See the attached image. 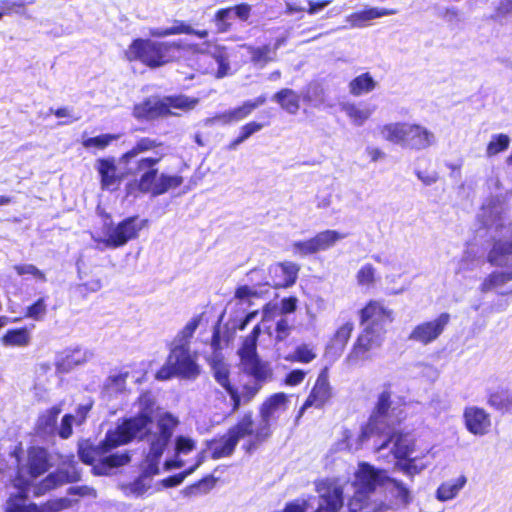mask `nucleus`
<instances>
[{
  "instance_id": "obj_55",
  "label": "nucleus",
  "mask_w": 512,
  "mask_h": 512,
  "mask_svg": "<svg viewBox=\"0 0 512 512\" xmlns=\"http://www.w3.org/2000/svg\"><path fill=\"white\" fill-rule=\"evenodd\" d=\"M261 294L248 285H240L235 289L234 297L240 301H248L251 304L250 299L259 298Z\"/></svg>"
},
{
  "instance_id": "obj_1",
  "label": "nucleus",
  "mask_w": 512,
  "mask_h": 512,
  "mask_svg": "<svg viewBox=\"0 0 512 512\" xmlns=\"http://www.w3.org/2000/svg\"><path fill=\"white\" fill-rule=\"evenodd\" d=\"M260 334L261 326L257 324L243 339L238 350L242 370L236 376L231 378L229 369L223 364H217L213 368L215 381L229 395L230 414L251 403L263 386L273 379L270 363L262 360L257 352Z\"/></svg>"
},
{
  "instance_id": "obj_60",
  "label": "nucleus",
  "mask_w": 512,
  "mask_h": 512,
  "mask_svg": "<svg viewBox=\"0 0 512 512\" xmlns=\"http://www.w3.org/2000/svg\"><path fill=\"white\" fill-rule=\"evenodd\" d=\"M195 448V443L192 439L184 436H178L176 439V451L178 453L187 454Z\"/></svg>"
},
{
  "instance_id": "obj_28",
  "label": "nucleus",
  "mask_w": 512,
  "mask_h": 512,
  "mask_svg": "<svg viewBox=\"0 0 512 512\" xmlns=\"http://www.w3.org/2000/svg\"><path fill=\"white\" fill-rule=\"evenodd\" d=\"M180 34L195 35L200 39L208 37L207 30H195L190 24L182 20H173V25L171 27L151 28L149 30V35L153 38H164Z\"/></svg>"
},
{
  "instance_id": "obj_23",
  "label": "nucleus",
  "mask_w": 512,
  "mask_h": 512,
  "mask_svg": "<svg viewBox=\"0 0 512 512\" xmlns=\"http://www.w3.org/2000/svg\"><path fill=\"white\" fill-rule=\"evenodd\" d=\"M463 419L466 429L473 435L483 436L491 428V416L481 407H466L463 411Z\"/></svg>"
},
{
  "instance_id": "obj_54",
  "label": "nucleus",
  "mask_w": 512,
  "mask_h": 512,
  "mask_svg": "<svg viewBox=\"0 0 512 512\" xmlns=\"http://www.w3.org/2000/svg\"><path fill=\"white\" fill-rule=\"evenodd\" d=\"M74 420V415L65 414L61 419V423L59 428H57L56 434H58L62 439H68L73 433Z\"/></svg>"
},
{
  "instance_id": "obj_6",
  "label": "nucleus",
  "mask_w": 512,
  "mask_h": 512,
  "mask_svg": "<svg viewBox=\"0 0 512 512\" xmlns=\"http://www.w3.org/2000/svg\"><path fill=\"white\" fill-rule=\"evenodd\" d=\"M288 396L277 392L268 396L259 406L260 422L255 425L253 420V440L247 441L243 449L252 453L272 436L271 422L277 419V414L287 408Z\"/></svg>"
},
{
  "instance_id": "obj_45",
  "label": "nucleus",
  "mask_w": 512,
  "mask_h": 512,
  "mask_svg": "<svg viewBox=\"0 0 512 512\" xmlns=\"http://www.w3.org/2000/svg\"><path fill=\"white\" fill-rule=\"evenodd\" d=\"M47 313V304L46 298L40 297L35 300L32 304L26 307L24 317L30 318L35 321L43 320L44 316Z\"/></svg>"
},
{
  "instance_id": "obj_34",
  "label": "nucleus",
  "mask_w": 512,
  "mask_h": 512,
  "mask_svg": "<svg viewBox=\"0 0 512 512\" xmlns=\"http://www.w3.org/2000/svg\"><path fill=\"white\" fill-rule=\"evenodd\" d=\"M0 340L5 347H26L31 342V332L26 326L10 328Z\"/></svg>"
},
{
  "instance_id": "obj_9",
  "label": "nucleus",
  "mask_w": 512,
  "mask_h": 512,
  "mask_svg": "<svg viewBox=\"0 0 512 512\" xmlns=\"http://www.w3.org/2000/svg\"><path fill=\"white\" fill-rule=\"evenodd\" d=\"M253 413L245 412L234 425L228 428L223 435L211 439L207 443L210 457L213 460L230 457L239 442V440L248 438L247 441L253 440Z\"/></svg>"
},
{
  "instance_id": "obj_53",
  "label": "nucleus",
  "mask_w": 512,
  "mask_h": 512,
  "mask_svg": "<svg viewBox=\"0 0 512 512\" xmlns=\"http://www.w3.org/2000/svg\"><path fill=\"white\" fill-rule=\"evenodd\" d=\"M508 254H512V242L498 241L493 245V248L488 257V261L491 264H495V261L499 256Z\"/></svg>"
},
{
  "instance_id": "obj_32",
  "label": "nucleus",
  "mask_w": 512,
  "mask_h": 512,
  "mask_svg": "<svg viewBox=\"0 0 512 512\" xmlns=\"http://www.w3.org/2000/svg\"><path fill=\"white\" fill-rule=\"evenodd\" d=\"M272 99L287 113L295 115L301 107V95L290 88H282L274 93Z\"/></svg>"
},
{
  "instance_id": "obj_40",
  "label": "nucleus",
  "mask_w": 512,
  "mask_h": 512,
  "mask_svg": "<svg viewBox=\"0 0 512 512\" xmlns=\"http://www.w3.org/2000/svg\"><path fill=\"white\" fill-rule=\"evenodd\" d=\"M466 483V478L464 476H460L456 480L452 482H444L442 483L436 491V497L440 501L451 500L459 493V491L463 488Z\"/></svg>"
},
{
  "instance_id": "obj_59",
  "label": "nucleus",
  "mask_w": 512,
  "mask_h": 512,
  "mask_svg": "<svg viewBox=\"0 0 512 512\" xmlns=\"http://www.w3.org/2000/svg\"><path fill=\"white\" fill-rule=\"evenodd\" d=\"M306 374L302 369H293L285 375L284 383L292 387L297 386L304 381Z\"/></svg>"
},
{
  "instance_id": "obj_46",
  "label": "nucleus",
  "mask_w": 512,
  "mask_h": 512,
  "mask_svg": "<svg viewBox=\"0 0 512 512\" xmlns=\"http://www.w3.org/2000/svg\"><path fill=\"white\" fill-rule=\"evenodd\" d=\"M136 403L139 406V412L137 414L149 416L154 421L156 402L151 393L149 391L140 393L137 397Z\"/></svg>"
},
{
  "instance_id": "obj_7",
  "label": "nucleus",
  "mask_w": 512,
  "mask_h": 512,
  "mask_svg": "<svg viewBox=\"0 0 512 512\" xmlns=\"http://www.w3.org/2000/svg\"><path fill=\"white\" fill-rule=\"evenodd\" d=\"M198 103V98L183 94L169 95L157 100L147 98L134 106L133 116L138 120H155L177 115L172 109L181 110L183 112L191 111Z\"/></svg>"
},
{
  "instance_id": "obj_3",
  "label": "nucleus",
  "mask_w": 512,
  "mask_h": 512,
  "mask_svg": "<svg viewBox=\"0 0 512 512\" xmlns=\"http://www.w3.org/2000/svg\"><path fill=\"white\" fill-rule=\"evenodd\" d=\"M162 159L163 155L147 156L136 161L133 174L138 177L126 184L127 196L136 197L149 194L152 197H157L171 189L179 188L184 183V178L181 175L159 172L158 164Z\"/></svg>"
},
{
  "instance_id": "obj_16",
  "label": "nucleus",
  "mask_w": 512,
  "mask_h": 512,
  "mask_svg": "<svg viewBox=\"0 0 512 512\" xmlns=\"http://www.w3.org/2000/svg\"><path fill=\"white\" fill-rule=\"evenodd\" d=\"M16 488L18 492L10 495L7 499L5 512H60L71 505V501L67 498L49 500L41 505L36 503L26 504L25 501L29 488Z\"/></svg>"
},
{
  "instance_id": "obj_5",
  "label": "nucleus",
  "mask_w": 512,
  "mask_h": 512,
  "mask_svg": "<svg viewBox=\"0 0 512 512\" xmlns=\"http://www.w3.org/2000/svg\"><path fill=\"white\" fill-rule=\"evenodd\" d=\"M404 419L402 409L393 406L392 392L385 389L377 396V400L369 415L368 421L362 426L358 435L359 443H364L374 435H382L391 431Z\"/></svg>"
},
{
  "instance_id": "obj_58",
  "label": "nucleus",
  "mask_w": 512,
  "mask_h": 512,
  "mask_svg": "<svg viewBox=\"0 0 512 512\" xmlns=\"http://www.w3.org/2000/svg\"><path fill=\"white\" fill-rule=\"evenodd\" d=\"M59 474L63 483H74L81 479V472L74 464L69 465L65 469L59 470Z\"/></svg>"
},
{
  "instance_id": "obj_20",
  "label": "nucleus",
  "mask_w": 512,
  "mask_h": 512,
  "mask_svg": "<svg viewBox=\"0 0 512 512\" xmlns=\"http://www.w3.org/2000/svg\"><path fill=\"white\" fill-rule=\"evenodd\" d=\"M117 447L114 438L108 430L104 439L98 444H94L89 439L81 441L78 444L77 453L82 463L93 467L101 461L104 455Z\"/></svg>"
},
{
  "instance_id": "obj_50",
  "label": "nucleus",
  "mask_w": 512,
  "mask_h": 512,
  "mask_svg": "<svg viewBox=\"0 0 512 512\" xmlns=\"http://www.w3.org/2000/svg\"><path fill=\"white\" fill-rule=\"evenodd\" d=\"M360 286H370L375 282V269L371 264L363 265L356 274Z\"/></svg>"
},
{
  "instance_id": "obj_18",
  "label": "nucleus",
  "mask_w": 512,
  "mask_h": 512,
  "mask_svg": "<svg viewBox=\"0 0 512 512\" xmlns=\"http://www.w3.org/2000/svg\"><path fill=\"white\" fill-rule=\"evenodd\" d=\"M321 503L315 512H339L344 505V490L341 485L331 479H324L316 484Z\"/></svg>"
},
{
  "instance_id": "obj_35",
  "label": "nucleus",
  "mask_w": 512,
  "mask_h": 512,
  "mask_svg": "<svg viewBox=\"0 0 512 512\" xmlns=\"http://www.w3.org/2000/svg\"><path fill=\"white\" fill-rule=\"evenodd\" d=\"M406 127V122L387 123L382 126H379L378 132L383 140L403 146L405 140Z\"/></svg>"
},
{
  "instance_id": "obj_13",
  "label": "nucleus",
  "mask_w": 512,
  "mask_h": 512,
  "mask_svg": "<svg viewBox=\"0 0 512 512\" xmlns=\"http://www.w3.org/2000/svg\"><path fill=\"white\" fill-rule=\"evenodd\" d=\"M384 338L370 329H362L357 334L349 352L345 356L344 364L346 367L356 368L370 361L373 351L382 346Z\"/></svg>"
},
{
  "instance_id": "obj_52",
  "label": "nucleus",
  "mask_w": 512,
  "mask_h": 512,
  "mask_svg": "<svg viewBox=\"0 0 512 512\" xmlns=\"http://www.w3.org/2000/svg\"><path fill=\"white\" fill-rule=\"evenodd\" d=\"M26 7V3L23 1H10V0H1L0 1V13L1 19L4 15H11L13 13H22L24 12Z\"/></svg>"
},
{
  "instance_id": "obj_26",
  "label": "nucleus",
  "mask_w": 512,
  "mask_h": 512,
  "mask_svg": "<svg viewBox=\"0 0 512 512\" xmlns=\"http://www.w3.org/2000/svg\"><path fill=\"white\" fill-rule=\"evenodd\" d=\"M62 411L61 405H54L41 412L35 423L36 435L46 438L56 435L57 420Z\"/></svg>"
},
{
  "instance_id": "obj_11",
  "label": "nucleus",
  "mask_w": 512,
  "mask_h": 512,
  "mask_svg": "<svg viewBox=\"0 0 512 512\" xmlns=\"http://www.w3.org/2000/svg\"><path fill=\"white\" fill-rule=\"evenodd\" d=\"M50 457L47 450L40 446H30L24 463H18L13 479L14 487L29 488L34 480L45 474L50 468Z\"/></svg>"
},
{
  "instance_id": "obj_10",
  "label": "nucleus",
  "mask_w": 512,
  "mask_h": 512,
  "mask_svg": "<svg viewBox=\"0 0 512 512\" xmlns=\"http://www.w3.org/2000/svg\"><path fill=\"white\" fill-rule=\"evenodd\" d=\"M387 478L389 477L385 475L384 470L376 469L366 462L361 463L355 473V491L349 499L348 509L353 508L354 511H359L364 506L378 505L371 499V495L378 486L387 482Z\"/></svg>"
},
{
  "instance_id": "obj_21",
  "label": "nucleus",
  "mask_w": 512,
  "mask_h": 512,
  "mask_svg": "<svg viewBox=\"0 0 512 512\" xmlns=\"http://www.w3.org/2000/svg\"><path fill=\"white\" fill-rule=\"evenodd\" d=\"M252 14V5L242 2L234 6L218 9L212 18L218 33H227L232 28V16L240 22H248Z\"/></svg>"
},
{
  "instance_id": "obj_14",
  "label": "nucleus",
  "mask_w": 512,
  "mask_h": 512,
  "mask_svg": "<svg viewBox=\"0 0 512 512\" xmlns=\"http://www.w3.org/2000/svg\"><path fill=\"white\" fill-rule=\"evenodd\" d=\"M333 387L330 382V371L328 366H324L318 373L317 378L310 389L306 399L299 408L296 420H299L304 412L309 408L318 410L324 409L333 398Z\"/></svg>"
},
{
  "instance_id": "obj_56",
  "label": "nucleus",
  "mask_w": 512,
  "mask_h": 512,
  "mask_svg": "<svg viewBox=\"0 0 512 512\" xmlns=\"http://www.w3.org/2000/svg\"><path fill=\"white\" fill-rule=\"evenodd\" d=\"M292 331V326L286 318H281L276 322L275 341L282 342L288 338Z\"/></svg>"
},
{
  "instance_id": "obj_41",
  "label": "nucleus",
  "mask_w": 512,
  "mask_h": 512,
  "mask_svg": "<svg viewBox=\"0 0 512 512\" xmlns=\"http://www.w3.org/2000/svg\"><path fill=\"white\" fill-rule=\"evenodd\" d=\"M353 331L354 323L352 321H347L343 323L335 330L334 334L332 335V345L340 350H343L348 344Z\"/></svg>"
},
{
  "instance_id": "obj_61",
  "label": "nucleus",
  "mask_w": 512,
  "mask_h": 512,
  "mask_svg": "<svg viewBox=\"0 0 512 512\" xmlns=\"http://www.w3.org/2000/svg\"><path fill=\"white\" fill-rule=\"evenodd\" d=\"M387 483L392 484L397 489L399 496L401 497L403 502H405V503L410 502V500H411L410 491L407 487H405L403 485V483L401 481L389 477V478H387Z\"/></svg>"
},
{
  "instance_id": "obj_30",
  "label": "nucleus",
  "mask_w": 512,
  "mask_h": 512,
  "mask_svg": "<svg viewBox=\"0 0 512 512\" xmlns=\"http://www.w3.org/2000/svg\"><path fill=\"white\" fill-rule=\"evenodd\" d=\"M131 461V455L128 451L113 453L103 456L92 468V473L97 476L108 475L112 469L127 465Z\"/></svg>"
},
{
  "instance_id": "obj_22",
  "label": "nucleus",
  "mask_w": 512,
  "mask_h": 512,
  "mask_svg": "<svg viewBox=\"0 0 512 512\" xmlns=\"http://www.w3.org/2000/svg\"><path fill=\"white\" fill-rule=\"evenodd\" d=\"M96 170L99 174L100 185L103 190H117L128 174L134 175L133 171H119L114 157H103L97 159Z\"/></svg>"
},
{
  "instance_id": "obj_36",
  "label": "nucleus",
  "mask_w": 512,
  "mask_h": 512,
  "mask_svg": "<svg viewBox=\"0 0 512 512\" xmlns=\"http://www.w3.org/2000/svg\"><path fill=\"white\" fill-rule=\"evenodd\" d=\"M285 43V38H278L274 45L265 44L259 47L249 49L251 61L255 64L267 63L275 59L277 50Z\"/></svg>"
},
{
  "instance_id": "obj_24",
  "label": "nucleus",
  "mask_w": 512,
  "mask_h": 512,
  "mask_svg": "<svg viewBox=\"0 0 512 512\" xmlns=\"http://www.w3.org/2000/svg\"><path fill=\"white\" fill-rule=\"evenodd\" d=\"M266 96L260 95L254 100H248L233 109L219 112L214 119L221 125H229L248 117L256 108L266 103Z\"/></svg>"
},
{
  "instance_id": "obj_43",
  "label": "nucleus",
  "mask_w": 512,
  "mask_h": 512,
  "mask_svg": "<svg viewBox=\"0 0 512 512\" xmlns=\"http://www.w3.org/2000/svg\"><path fill=\"white\" fill-rule=\"evenodd\" d=\"M510 138L504 133L495 134L491 137L486 147V155L488 157L495 156L509 148Z\"/></svg>"
},
{
  "instance_id": "obj_25",
  "label": "nucleus",
  "mask_w": 512,
  "mask_h": 512,
  "mask_svg": "<svg viewBox=\"0 0 512 512\" xmlns=\"http://www.w3.org/2000/svg\"><path fill=\"white\" fill-rule=\"evenodd\" d=\"M300 268L293 262H280L269 269L271 286L275 289L288 288L295 284Z\"/></svg>"
},
{
  "instance_id": "obj_42",
  "label": "nucleus",
  "mask_w": 512,
  "mask_h": 512,
  "mask_svg": "<svg viewBox=\"0 0 512 512\" xmlns=\"http://www.w3.org/2000/svg\"><path fill=\"white\" fill-rule=\"evenodd\" d=\"M264 125L256 121H250L241 126L239 134L228 145L227 150H234L238 145L250 138L254 133L260 131Z\"/></svg>"
},
{
  "instance_id": "obj_17",
  "label": "nucleus",
  "mask_w": 512,
  "mask_h": 512,
  "mask_svg": "<svg viewBox=\"0 0 512 512\" xmlns=\"http://www.w3.org/2000/svg\"><path fill=\"white\" fill-rule=\"evenodd\" d=\"M345 237L346 234L328 229L316 233L309 239L294 242L293 248L295 252L302 256L313 255L331 249L338 241Z\"/></svg>"
},
{
  "instance_id": "obj_44",
  "label": "nucleus",
  "mask_w": 512,
  "mask_h": 512,
  "mask_svg": "<svg viewBox=\"0 0 512 512\" xmlns=\"http://www.w3.org/2000/svg\"><path fill=\"white\" fill-rule=\"evenodd\" d=\"M118 139V135L115 134H100L95 137H90L82 141V146L86 149L96 148L98 150H104L113 141Z\"/></svg>"
},
{
  "instance_id": "obj_2",
  "label": "nucleus",
  "mask_w": 512,
  "mask_h": 512,
  "mask_svg": "<svg viewBox=\"0 0 512 512\" xmlns=\"http://www.w3.org/2000/svg\"><path fill=\"white\" fill-rule=\"evenodd\" d=\"M152 424L153 420L149 416L136 414L124 418L114 429L109 430L118 447L129 444L134 440L149 441V450L145 457V462L147 463L145 471L150 475L159 472L161 457L170 443L179 421L177 417L166 412L157 419L158 431L156 433L151 432Z\"/></svg>"
},
{
  "instance_id": "obj_15",
  "label": "nucleus",
  "mask_w": 512,
  "mask_h": 512,
  "mask_svg": "<svg viewBox=\"0 0 512 512\" xmlns=\"http://www.w3.org/2000/svg\"><path fill=\"white\" fill-rule=\"evenodd\" d=\"M147 220L139 219L133 215L121 220L116 226L111 227L105 238L97 240L107 248H119L129 241L138 238L139 232L145 227Z\"/></svg>"
},
{
  "instance_id": "obj_12",
  "label": "nucleus",
  "mask_w": 512,
  "mask_h": 512,
  "mask_svg": "<svg viewBox=\"0 0 512 512\" xmlns=\"http://www.w3.org/2000/svg\"><path fill=\"white\" fill-rule=\"evenodd\" d=\"M359 324L362 329H370L377 335L385 337L386 325L393 323L394 311L380 300L370 299L358 311Z\"/></svg>"
},
{
  "instance_id": "obj_19",
  "label": "nucleus",
  "mask_w": 512,
  "mask_h": 512,
  "mask_svg": "<svg viewBox=\"0 0 512 512\" xmlns=\"http://www.w3.org/2000/svg\"><path fill=\"white\" fill-rule=\"evenodd\" d=\"M450 314L443 312L435 319L416 325L409 334V339L422 345L434 342L444 332L450 322Z\"/></svg>"
},
{
  "instance_id": "obj_39",
  "label": "nucleus",
  "mask_w": 512,
  "mask_h": 512,
  "mask_svg": "<svg viewBox=\"0 0 512 512\" xmlns=\"http://www.w3.org/2000/svg\"><path fill=\"white\" fill-rule=\"evenodd\" d=\"M316 357L317 353L315 352L314 347L303 343L296 346L293 352L285 357V360L291 363L308 364L315 360Z\"/></svg>"
},
{
  "instance_id": "obj_48",
  "label": "nucleus",
  "mask_w": 512,
  "mask_h": 512,
  "mask_svg": "<svg viewBox=\"0 0 512 512\" xmlns=\"http://www.w3.org/2000/svg\"><path fill=\"white\" fill-rule=\"evenodd\" d=\"M200 321V316H195L181 329L178 333V344H186L189 346L190 339L193 337Z\"/></svg>"
},
{
  "instance_id": "obj_57",
  "label": "nucleus",
  "mask_w": 512,
  "mask_h": 512,
  "mask_svg": "<svg viewBox=\"0 0 512 512\" xmlns=\"http://www.w3.org/2000/svg\"><path fill=\"white\" fill-rule=\"evenodd\" d=\"M61 484H63V481L58 471L57 473H50L43 478L39 484V489L46 492L55 489Z\"/></svg>"
},
{
  "instance_id": "obj_37",
  "label": "nucleus",
  "mask_w": 512,
  "mask_h": 512,
  "mask_svg": "<svg viewBox=\"0 0 512 512\" xmlns=\"http://www.w3.org/2000/svg\"><path fill=\"white\" fill-rule=\"evenodd\" d=\"M393 13L394 11L392 10L371 7L352 13L350 20L353 26L362 27L372 19L391 15Z\"/></svg>"
},
{
  "instance_id": "obj_63",
  "label": "nucleus",
  "mask_w": 512,
  "mask_h": 512,
  "mask_svg": "<svg viewBox=\"0 0 512 512\" xmlns=\"http://www.w3.org/2000/svg\"><path fill=\"white\" fill-rule=\"evenodd\" d=\"M216 481L217 479L215 477H213L212 475H208L197 481L193 486H191V488L200 490L202 487H204L203 492H208L215 486Z\"/></svg>"
},
{
  "instance_id": "obj_51",
  "label": "nucleus",
  "mask_w": 512,
  "mask_h": 512,
  "mask_svg": "<svg viewBox=\"0 0 512 512\" xmlns=\"http://www.w3.org/2000/svg\"><path fill=\"white\" fill-rule=\"evenodd\" d=\"M416 459V457L410 456L408 459L397 461L396 465L406 475L413 477L414 475L419 474L425 468L424 465H417Z\"/></svg>"
},
{
  "instance_id": "obj_49",
  "label": "nucleus",
  "mask_w": 512,
  "mask_h": 512,
  "mask_svg": "<svg viewBox=\"0 0 512 512\" xmlns=\"http://www.w3.org/2000/svg\"><path fill=\"white\" fill-rule=\"evenodd\" d=\"M347 116L356 125H362L369 117L370 111L368 109H361L355 104H350L345 108Z\"/></svg>"
},
{
  "instance_id": "obj_64",
  "label": "nucleus",
  "mask_w": 512,
  "mask_h": 512,
  "mask_svg": "<svg viewBox=\"0 0 512 512\" xmlns=\"http://www.w3.org/2000/svg\"><path fill=\"white\" fill-rule=\"evenodd\" d=\"M216 61L218 64V69L215 73L216 78H223L228 74L229 71V63L226 61V58L222 55L216 56Z\"/></svg>"
},
{
  "instance_id": "obj_62",
  "label": "nucleus",
  "mask_w": 512,
  "mask_h": 512,
  "mask_svg": "<svg viewBox=\"0 0 512 512\" xmlns=\"http://www.w3.org/2000/svg\"><path fill=\"white\" fill-rule=\"evenodd\" d=\"M298 299L295 296L283 298L281 300L280 311L282 314H290L296 311Z\"/></svg>"
},
{
  "instance_id": "obj_29",
  "label": "nucleus",
  "mask_w": 512,
  "mask_h": 512,
  "mask_svg": "<svg viewBox=\"0 0 512 512\" xmlns=\"http://www.w3.org/2000/svg\"><path fill=\"white\" fill-rule=\"evenodd\" d=\"M394 439L392 454L397 461L408 459L415 451L414 441L408 439L402 433H391L389 437L379 446L378 450L387 448L389 443Z\"/></svg>"
},
{
  "instance_id": "obj_31",
  "label": "nucleus",
  "mask_w": 512,
  "mask_h": 512,
  "mask_svg": "<svg viewBox=\"0 0 512 512\" xmlns=\"http://www.w3.org/2000/svg\"><path fill=\"white\" fill-rule=\"evenodd\" d=\"M487 404L496 411L507 413L512 410V392L504 386L490 389L487 393Z\"/></svg>"
},
{
  "instance_id": "obj_27",
  "label": "nucleus",
  "mask_w": 512,
  "mask_h": 512,
  "mask_svg": "<svg viewBox=\"0 0 512 512\" xmlns=\"http://www.w3.org/2000/svg\"><path fill=\"white\" fill-rule=\"evenodd\" d=\"M433 141V134L419 124L407 123L403 147L412 150L428 148Z\"/></svg>"
},
{
  "instance_id": "obj_33",
  "label": "nucleus",
  "mask_w": 512,
  "mask_h": 512,
  "mask_svg": "<svg viewBox=\"0 0 512 512\" xmlns=\"http://www.w3.org/2000/svg\"><path fill=\"white\" fill-rule=\"evenodd\" d=\"M163 143L150 138V137H141L139 138L135 144L127 151H125L120 156V161L122 163L128 164L131 159L137 157L140 154L147 153L150 151H155L158 148L162 147Z\"/></svg>"
},
{
  "instance_id": "obj_47",
  "label": "nucleus",
  "mask_w": 512,
  "mask_h": 512,
  "mask_svg": "<svg viewBox=\"0 0 512 512\" xmlns=\"http://www.w3.org/2000/svg\"><path fill=\"white\" fill-rule=\"evenodd\" d=\"M13 269L18 276L31 275L38 281H47L46 274L33 264H16Z\"/></svg>"
},
{
  "instance_id": "obj_38",
  "label": "nucleus",
  "mask_w": 512,
  "mask_h": 512,
  "mask_svg": "<svg viewBox=\"0 0 512 512\" xmlns=\"http://www.w3.org/2000/svg\"><path fill=\"white\" fill-rule=\"evenodd\" d=\"M375 87L376 82L368 72L358 75L349 83V91L354 96L369 93L373 91Z\"/></svg>"
},
{
  "instance_id": "obj_8",
  "label": "nucleus",
  "mask_w": 512,
  "mask_h": 512,
  "mask_svg": "<svg viewBox=\"0 0 512 512\" xmlns=\"http://www.w3.org/2000/svg\"><path fill=\"white\" fill-rule=\"evenodd\" d=\"M200 374L196 355L192 354L186 344L173 345L165 363L156 371L155 378L166 381L173 377L195 379Z\"/></svg>"
},
{
  "instance_id": "obj_4",
  "label": "nucleus",
  "mask_w": 512,
  "mask_h": 512,
  "mask_svg": "<svg viewBox=\"0 0 512 512\" xmlns=\"http://www.w3.org/2000/svg\"><path fill=\"white\" fill-rule=\"evenodd\" d=\"M184 48L181 40L162 41L138 37L128 45L124 58L130 63L157 69L178 61Z\"/></svg>"
}]
</instances>
